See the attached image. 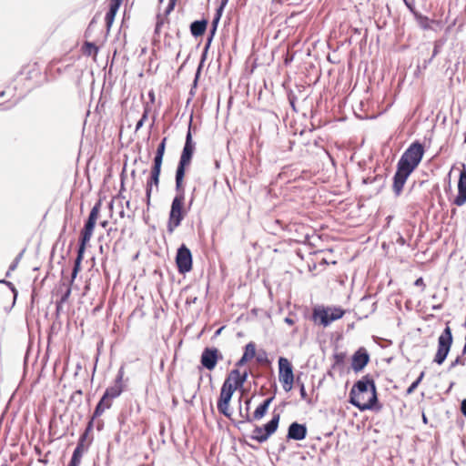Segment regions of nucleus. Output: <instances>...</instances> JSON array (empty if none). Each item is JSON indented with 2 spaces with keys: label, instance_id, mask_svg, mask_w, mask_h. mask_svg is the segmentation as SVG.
<instances>
[{
  "label": "nucleus",
  "instance_id": "nucleus-1",
  "mask_svg": "<svg viewBox=\"0 0 466 466\" xmlns=\"http://www.w3.org/2000/svg\"><path fill=\"white\" fill-rule=\"evenodd\" d=\"M424 153V146L420 142L415 141L401 155L393 177L392 190L396 196L401 194L408 177L418 167Z\"/></svg>",
  "mask_w": 466,
  "mask_h": 466
},
{
  "label": "nucleus",
  "instance_id": "nucleus-2",
  "mask_svg": "<svg viewBox=\"0 0 466 466\" xmlns=\"http://www.w3.org/2000/svg\"><path fill=\"white\" fill-rule=\"evenodd\" d=\"M350 402L360 410H380L378 405L377 389L372 377L369 374L358 380L350 391Z\"/></svg>",
  "mask_w": 466,
  "mask_h": 466
},
{
  "label": "nucleus",
  "instance_id": "nucleus-3",
  "mask_svg": "<svg viewBox=\"0 0 466 466\" xmlns=\"http://www.w3.org/2000/svg\"><path fill=\"white\" fill-rule=\"evenodd\" d=\"M248 370L240 371L238 369H233L225 379L220 389L219 397L217 403V408L219 413L230 419L232 411L230 410V400L236 390H240L242 394L245 393L243 388L244 383L248 379Z\"/></svg>",
  "mask_w": 466,
  "mask_h": 466
},
{
  "label": "nucleus",
  "instance_id": "nucleus-4",
  "mask_svg": "<svg viewBox=\"0 0 466 466\" xmlns=\"http://www.w3.org/2000/svg\"><path fill=\"white\" fill-rule=\"evenodd\" d=\"M100 208H101V201H98L92 208V209L89 213L88 218L80 232L79 247H78V250H77V256L75 260L74 268L72 271L71 283L75 280L78 272L81 269V263L84 258V254H85L86 247L93 236L95 226H96V220L99 216Z\"/></svg>",
  "mask_w": 466,
  "mask_h": 466
},
{
  "label": "nucleus",
  "instance_id": "nucleus-5",
  "mask_svg": "<svg viewBox=\"0 0 466 466\" xmlns=\"http://www.w3.org/2000/svg\"><path fill=\"white\" fill-rule=\"evenodd\" d=\"M176 190L177 195L173 198L167 221V230L169 233H172L180 226L187 215V209L185 208V185L183 181L182 189H178L176 187Z\"/></svg>",
  "mask_w": 466,
  "mask_h": 466
},
{
  "label": "nucleus",
  "instance_id": "nucleus-6",
  "mask_svg": "<svg viewBox=\"0 0 466 466\" xmlns=\"http://www.w3.org/2000/svg\"><path fill=\"white\" fill-rule=\"evenodd\" d=\"M191 127V124L189 125ZM195 151V143L192 139L190 128H188L186 142L180 156V159L176 171V184L178 189H182V181L184 182L186 168L190 165Z\"/></svg>",
  "mask_w": 466,
  "mask_h": 466
},
{
  "label": "nucleus",
  "instance_id": "nucleus-7",
  "mask_svg": "<svg viewBox=\"0 0 466 466\" xmlns=\"http://www.w3.org/2000/svg\"><path fill=\"white\" fill-rule=\"evenodd\" d=\"M345 315V310L340 307L318 306L312 310V320L323 327H328L331 322L340 319Z\"/></svg>",
  "mask_w": 466,
  "mask_h": 466
},
{
  "label": "nucleus",
  "instance_id": "nucleus-8",
  "mask_svg": "<svg viewBox=\"0 0 466 466\" xmlns=\"http://www.w3.org/2000/svg\"><path fill=\"white\" fill-rule=\"evenodd\" d=\"M280 420L279 414H274L272 419L263 426H256L250 438L254 441H257L258 443H263L268 440V438L274 434L278 428Z\"/></svg>",
  "mask_w": 466,
  "mask_h": 466
},
{
  "label": "nucleus",
  "instance_id": "nucleus-9",
  "mask_svg": "<svg viewBox=\"0 0 466 466\" xmlns=\"http://www.w3.org/2000/svg\"><path fill=\"white\" fill-rule=\"evenodd\" d=\"M279 380L286 392H289L293 388L294 373L290 361L284 357L279 359Z\"/></svg>",
  "mask_w": 466,
  "mask_h": 466
},
{
  "label": "nucleus",
  "instance_id": "nucleus-10",
  "mask_svg": "<svg viewBox=\"0 0 466 466\" xmlns=\"http://www.w3.org/2000/svg\"><path fill=\"white\" fill-rule=\"evenodd\" d=\"M452 344L451 329L446 326L438 339V350L434 357V361L441 365L444 362Z\"/></svg>",
  "mask_w": 466,
  "mask_h": 466
},
{
  "label": "nucleus",
  "instance_id": "nucleus-11",
  "mask_svg": "<svg viewBox=\"0 0 466 466\" xmlns=\"http://www.w3.org/2000/svg\"><path fill=\"white\" fill-rule=\"evenodd\" d=\"M161 167L159 165L153 164L150 176L147 180L146 184V204L147 208H149L151 204V195L153 191V187L158 190L159 183H160V174H161Z\"/></svg>",
  "mask_w": 466,
  "mask_h": 466
},
{
  "label": "nucleus",
  "instance_id": "nucleus-12",
  "mask_svg": "<svg viewBox=\"0 0 466 466\" xmlns=\"http://www.w3.org/2000/svg\"><path fill=\"white\" fill-rule=\"evenodd\" d=\"M176 263L179 273L184 274L192 269V255L184 244L177 249Z\"/></svg>",
  "mask_w": 466,
  "mask_h": 466
},
{
  "label": "nucleus",
  "instance_id": "nucleus-13",
  "mask_svg": "<svg viewBox=\"0 0 466 466\" xmlns=\"http://www.w3.org/2000/svg\"><path fill=\"white\" fill-rule=\"evenodd\" d=\"M218 350L216 348H206L200 358V362L202 366L208 370H212L215 369L218 361Z\"/></svg>",
  "mask_w": 466,
  "mask_h": 466
},
{
  "label": "nucleus",
  "instance_id": "nucleus-14",
  "mask_svg": "<svg viewBox=\"0 0 466 466\" xmlns=\"http://www.w3.org/2000/svg\"><path fill=\"white\" fill-rule=\"evenodd\" d=\"M124 369L120 368V370L117 372V375L115 379L114 385L111 387H108L105 394L107 395L110 399L114 400L121 395V393L124 391L125 385H124Z\"/></svg>",
  "mask_w": 466,
  "mask_h": 466
},
{
  "label": "nucleus",
  "instance_id": "nucleus-15",
  "mask_svg": "<svg viewBox=\"0 0 466 466\" xmlns=\"http://www.w3.org/2000/svg\"><path fill=\"white\" fill-rule=\"evenodd\" d=\"M370 357L366 350L363 348L359 349L352 356L351 367L355 372H359L364 369L369 363Z\"/></svg>",
  "mask_w": 466,
  "mask_h": 466
},
{
  "label": "nucleus",
  "instance_id": "nucleus-16",
  "mask_svg": "<svg viewBox=\"0 0 466 466\" xmlns=\"http://www.w3.org/2000/svg\"><path fill=\"white\" fill-rule=\"evenodd\" d=\"M466 203V171L460 174L458 181V195L453 200V204L461 207Z\"/></svg>",
  "mask_w": 466,
  "mask_h": 466
},
{
  "label": "nucleus",
  "instance_id": "nucleus-17",
  "mask_svg": "<svg viewBox=\"0 0 466 466\" xmlns=\"http://www.w3.org/2000/svg\"><path fill=\"white\" fill-rule=\"evenodd\" d=\"M307 427L304 424L293 422L289 425L288 430V439L301 441L307 436Z\"/></svg>",
  "mask_w": 466,
  "mask_h": 466
},
{
  "label": "nucleus",
  "instance_id": "nucleus-18",
  "mask_svg": "<svg viewBox=\"0 0 466 466\" xmlns=\"http://www.w3.org/2000/svg\"><path fill=\"white\" fill-rule=\"evenodd\" d=\"M273 400V397L268 398L261 403L259 406L257 407L255 411L253 412L252 418L248 414H246L245 416H242L245 421H251L252 420H261L267 413L268 407L270 403Z\"/></svg>",
  "mask_w": 466,
  "mask_h": 466
},
{
  "label": "nucleus",
  "instance_id": "nucleus-19",
  "mask_svg": "<svg viewBox=\"0 0 466 466\" xmlns=\"http://www.w3.org/2000/svg\"><path fill=\"white\" fill-rule=\"evenodd\" d=\"M123 0H109V10L107 11L105 21L106 30L109 31L114 23L115 16L122 4Z\"/></svg>",
  "mask_w": 466,
  "mask_h": 466
},
{
  "label": "nucleus",
  "instance_id": "nucleus-20",
  "mask_svg": "<svg viewBox=\"0 0 466 466\" xmlns=\"http://www.w3.org/2000/svg\"><path fill=\"white\" fill-rule=\"evenodd\" d=\"M256 356V344L253 341L248 342L246 347L241 359L236 363V366L241 367L248 361L251 360Z\"/></svg>",
  "mask_w": 466,
  "mask_h": 466
},
{
  "label": "nucleus",
  "instance_id": "nucleus-21",
  "mask_svg": "<svg viewBox=\"0 0 466 466\" xmlns=\"http://www.w3.org/2000/svg\"><path fill=\"white\" fill-rule=\"evenodd\" d=\"M112 405L113 400L104 393L94 410L93 419L100 417L105 410L110 409Z\"/></svg>",
  "mask_w": 466,
  "mask_h": 466
},
{
  "label": "nucleus",
  "instance_id": "nucleus-22",
  "mask_svg": "<svg viewBox=\"0 0 466 466\" xmlns=\"http://www.w3.org/2000/svg\"><path fill=\"white\" fill-rule=\"evenodd\" d=\"M208 22L206 20L195 21L190 25L191 34L198 37L205 34L207 29Z\"/></svg>",
  "mask_w": 466,
  "mask_h": 466
},
{
  "label": "nucleus",
  "instance_id": "nucleus-23",
  "mask_svg": "<svg viewBox=\"0 0 466 466\" xmlns=\"http://www.w3.org/2000/svg\"><path fill=\"white\" fill-rule=\"evenodd\" d=\"M86 450V446H84L82 444L77 445L73 452V455H72V458H71V461H70L68 466H79L83 453L85 452Z\"/></svg>",
  "mask_w": 466,
  "mask_h": 466
},
{
  "label": "nucleus",
  "instance_id": "nucleus-24",
  "mask_svg": "<svg viewBox=\"0 0 466 466\" xmlns=\"http://www.w3.org/2000/svg\"><path fill=\"white\" fill-rule=\"evenodd\" d=\"M166 143H167V137H164L157 148V152H156V155L154 157L153 164L162 166L163 157H164V154H165V150H166Z\"/></svg>",
  "mask_w": 466,
  "mask_h": 466
},
{
  "label": "nucleus",
  "instance_id": "nucleus-25",
  "mask_svg": "<svg viewBox=\"0 0 466 466\" xmlns=\"http://www.w3.org/2000/svg\"><path fill=\"white\" fill-rule=\"evenodd\" d=\"M82 50L84 55L94 56V58H96L98 53V47L95 44L90 42H85V44L82 46Z\"/></svg>",
  "mask_w": 466,
  "mask_h": 466
},
{
  "label": "nucleus",
  "instance_id": "nucleus-26",
  "mask_svg": "<svg viewBox=\"0 0 466 466\" xmlns=\"http://www.w3.org/2000/svg\"><path fill=\"white\" fill-rule=\"evenodd\" d=\"M414 15H415V17L418 21V24L419 25L424 29V30H428L431 28V21L429 19V17L425 16V15H422L417 12H414Z\"/></svg>",
  "mask_w": 466,
  "mask_h": 466
},
{
  "label": "nucleus",
  "instance_id": "nucleus-27",
  "mask_svg": "<svg viewBox=\"0 0 466 466\" xmlns=\"http://www.w3.org/2000/svg\"><path fill=\"white\" fill-rule=\"evenodd\" d=\"M424 375H425V372L421 371L419 378L414 382H412V384L407 389V391H406L407 395H410L411 393L414 392L416 388L419 386V384L421 382L422 379L424 378Z\"/></svg>",
  "mask_w": 466,
  "mask_h": 466
},
{
  "label": "nucleus",
  "instance_id": "nucleus-28",
  "mask_svg": "<svg viewBox=\"0 0 466 466\" xmlns=\"http://www.w3.org/2000/svg\"><path fill=\"white\" fill-rule=\"evenodd\" d=\"M91 429H92V420H91V421H89V423H88V425H87V427H86V429L85 432L80 436V439H79V441H78L77 445L82 444V445H84V446H85V441H86V438H87V436H88V433H89V431H91Z\"/></svg>",
  "mask_w": 466,
  "mask_h": 466
},
{
  "label": "nucleus",
  "instance_id": "nucleus-29",
  "mask_svg": "<svg viewBox=\"0 0 466 466\" xmlns=\"http://www.w3.org/2000/svg\"><path fill=\"white\" fill-rule=\"evenodd\" d=\"M147 115H148V110L146 109L144 111L143 115H142V117L140 118V120L136 125V130L137 131L139 130L143 127L145 121L147 119Z\"/></svg>",
  "mask_w": 466,
  "mask_h": 466
},
{
  "label": "nucleus",
  "instance_id": "nucleus-30",
  "mask_svg": "<svg viewBox=\"0 0 466 466\" xmlns=\"http://www.w3.org/2000/svg\"><path fill=\"white\" fill-rule=\"evenodd\" d=\"M228 2V0H221V4L217 11V17L214 20V23H217L219 20V18L221 16V13H222L223 9L225 8V6L227 5Z\"/></svg>",
  "mask_w": 466,
  "mask_h": 466
},
{
  "label": "nucleus",
  "instance_id": "nucleus-31",
  "mask_svg": "<svg viewBox=\"0 0 466 466\" xmlns=\"http://www.w3.org/2000/svg\"><path fill=\"white\" fill-rule=\"evenodd\" d=\"M345 358H346L345 353H343V352L336 353L334 355L335 364H337V365L342 364L344 362Z\"/></svg>",
  "mask_w": 466,
  "mask_h": 466
},
{
  "label": "nucleus",
  "instance_id": "nucleus-32",
  "mask_svg": "<svg viewBox=\"0 0 466 466\" xmlns=\"http://www.w3.org/2000/svg\"><path fill=\"white\" fill-rule=\"evenodd\" d=\"M441 46H442V43L441 41L434 42V48H433L431 59L434 58L440 53Z\"/></svg>",
  "mask_w": 466,
  "mask_h": 466
},
{
  "label": "nucleus",
  "instance_id": "nucleus-33",
  "mask_svg": "<svg viewBox=\"0 0 466 466\" xmlns=\"http://www.w3.org/2000/svg\"><path fill=\"white\" fill-rule=\"evenodd\" d=\"M164 25V19L160 16H157V21L156 24L155 33L158 35L160 33L161 27Z\"/></svg>",
  "mask_w": 466,
  "mask_h": 466
},
{
  "label": "nucleus",
  "instance_id": "nucleus-34",
  "mask_svg": "<svg viewBox=\"0 0 466 466\" xmlns=\"http://www.w3.org/2000/svg\"><path fill=\"white\" fill-rule=\"evenodd\" d=\"M164 25V19L160 16H157V21L156 24L155 33L158 35L160 33L161 27Z\"/></svg>",
  "mask_w": 466,
  "mask_h": 466
},
{
  "label": "nucleus",
  "instance_id": "nucleus-35",
  "mask_svg": "<svg viewBox=\"0 0 466 466\" xmlns=\"http://www.w3.org/2000/svg\"><path fill=\"white\" fill-rule=\"evenodd\" d=\"M414 285L420 288L421 291H424L426 289V284L421 277L415 280Z\"/></svg>",
  "mask_w": 466,
  "mask_h": 466
},
{
  "label": "nucleus",
  "instance_id": "nucleus-36",
  "mask_svg": "<svg viewBox=\"0 0 466 466\" xmlns=\"http://www.w3.org/2000/svg\"><path fill=\"white\" fill-rule=\"evenodd\" d=\"M299 392H300V397L302 400H309L308 394H307V391H306V389H305V386L303 383L300 384Z\"/></svg>",
  "mask_w": 466,
  "mask_h": 466
},
{
  "label": "nucleus",
  "instance_id": "nucleus-37",
  "mask_svg": "<svg viewBox=\"0 0 466 466\" xmlns=\"http://www.w3.org/2000/svg\"><path fill=\"white\" fill-rule=\"evenodd\" d=\"M177 1V0H169L168 5H167V10H166V14L167 15L170 14L173 11V9H174V7L176 5Z\"/></svg>",
  "mask_w": 466,
  "mask_h": 466
},
{
  "label": "nucleus",
  "instance_id": "nucleus-38",
  "mask_svg": "<svg viewBox=\"0 0 466 466\" xmlns=\"http://www.w3.org/2000/svg\"><path fill=\"white\" fill-rule=\"evenodd\" d=\"M71 294V289L70 288H67L66 293L64 294V296L61 298V301L60 303H64L67 300V299L69 298Z\"/></svg>",
  "mask_w": 466,
  "mask_h": 466
},
{
  "label": "nucleus",
  "instance_id": "nucleus-39",
  "mask_svg": "<svg viewBox=\"0 0 466 466\" xmlns=\"http://www.w3.org/2000/svg\"><path fill=\"white\" fill-rule=\"evenodd\" d=\"M461 413L466 417V399L461 402Z\"/></svg>",
  "mask_w": 466,
  "mask_h": 466
},
{
  "label": "nucleus",
  "instance_id": "nucleus-40",
  "mask_svg": "<svg viewBox=\"0 0 466 466\" xmlns=\"http://www.w3.org/2000/svg\"><path fill=\"white\" fill-rule=\"evenodd\" d=\"M285 322H286L287 324L290 325V326H291V325H293V324L295 323V321H294L292 319L289 318V317H287V318L285 319Z\"/></svg>",
  "mask_w": 466,
  "mask_h": 466
},
{
  "label": "nucleus",
  "instance_id": "nucleus-41",
  "mask_svg": "<svg viewBox=\"0 0 466 466\" xmlns=\"http://www.w3.org/2000/svg\"><path fill=\"white\" fill-rule=\"evenodd\" d=\"M107 223L108 222L106 220L101 222V227L106 228L107 226Z\"/></svg>",
  "mask_w": 466,
  "mask_h": 466
},
{
  "label": "nucleus",
  "instance_id": "nucleus-42",
  "mask_svg": "<svg viewBox=\"0 0 466 466\" xmlns=\"http://www.w3.org/2000/svg\"><path fill=\"white\" fill-rule=\"evenodd\" d=\"M457 362H458V359L454 362L451 363V367L457 365Z\"/></svg>",
  "mask_w": 466,
  "mask_h": 466
},
{
  "label": "nucleus",
  "instance_id": "nucleus-43",
  "mask_svg": "<svg viewBox=\"0 0 466 466\" xmlns=\"http://www.w3.org/2000/svg\"><path fill=\"white\" fill-rule=\"evenodd\" d=\"M263 360V358L258 357V361L261 362Z\"/></svg>",
  "mask_w": 466,
  "mask_h": 466
},
{
  "label": "nucleus",
  "instance_id": "nucleus-44",
  "mask_svg": "<svg viewBox=\"0 0 466 466\" xmlns=\"http://www.w3.org/2000/svg\"><path fill=\"white\" fill-rule=\"evenodd\" d=\"M249 403H250V400H246V404L248 406V405H249Z\"/></svg>",
  "mask_w": 466,
  "mask_h": 466
},
{
  "label": "nucleus",
  "instance_id": "nucleus-45",
  "mask_svg": "<svg viewBox=\"0 0 466 466\" xmlns=\"http://www.w3.org/2000/svg\"><path fill=\"white\" fill-rule=\"evenodd\" d=\"M322 263H323V264H328V262H327V260H326V259H323V260H322Z\"/></svg>",
  "mask_w": 466,
  "mask_h": 466
}]
</instances>
